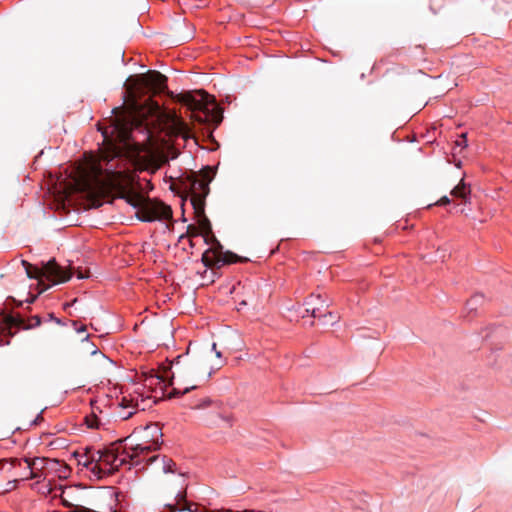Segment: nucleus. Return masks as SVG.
<instances>
[{
	"instance_id": "7ed1b4c3",
	"label": "nucleus",
	"mask_w": 512,
	"mask_h": 512,
	"mask_svg": "<svg viewBox=\"0 0 512 512\" xmlns=\"http://www.w3.org/2000/svg\"><path fill=\"white\" fill-rule=\"evenodd\" d=\"M215 352V357L220 359L221 352L216 350L213 343L211 349L191 352L190 347L183 355H179L172 362V379L178 378L183 384H187L183 391L174 388L175 393L185 394L197 387L198 383L207 381L215 370L222 367V361L212 363L210 356Z\"/></svg>"
},
{
	"instance_id": "5701e85b",
	"label": "nucleus",
	"mask_w": 512,
	"mask_h": 512,
	"mask_svg": "<svg viewBox=\"0 0 512 512\" xmlns=\"http://www.w3.org/2000/svg\"><path fill=\"white\" fill-rule=\"evenodd\" d=\"M91 448L86 447L83 451H75L73 456L78 460L79 464L83 465V462L90 457Z\"/></svg>"
},
{
	"instance_id": "2f4dec72",
	"label": "nucleus",
	"mask_w": 512,
	"mask_h": 512,
	"mask_svg": "<svg viewBox=\"0 0 512 512\" xmlns=\"http://www.w3.org/2000/svg\"><path fill=\"white\" fill-rule=\"evenodd\" d=\"M134 414V410L128 412H120L122 419L127 420Z\"/></svg>"
},
{
	"instance_id": "6ab92c4d",
	"label": "nucleus",
	"mask_w": 512,
	"mask_h": 512,
	"mask_svg": "<svg viewBox=\"0 0 512 512\" xmlns=\"http://www.w3.org/2000/svg\"><path fill=\"white\" fill-rule=\"evenodd\" d=\"M97 458L98 455L96 454V451L91 449L90 457L83 462V466L86 468L90 467L94 474H99L102 471L99 466V462H102V460H98Z\"/></svg>"
},
{
	"instance_id": "473e14b6",
	"label": "nucleus",
	"mask_w": 512,
	"mask_h": 512,
	"mask_svg": "<svg viewBox=\"0 0 512 512\" xmlns=\"http://www.w3.org/2000/svg\"><path fill=\"white\" fill-rule=\"evenodd\" d=\"M203 512H233V510L230 509H221V510H206L204 508H201Z\"/></svg>"
},
{
	"instance_id": "c9c22d12",
	"label": "nucleus",
	"mask_w": 512,
	"mask_h": 512,
	"mask_svg": "<svg viewBox=\"0 0 512 512\" xmlns=\"http://www.w3.org/2000/svg\"><path fill=\"white\" fill-rule=\"evenodd\" d=\"M173 152H172V158H176L177 155H178V151H176L175 149H172Z\"/></svg>"
},
{
	"instance_id": "e433bc0d",
	"label": "nucleus",
	"mask_w": 512,
	"mask_h": 512,
	"mask_svg": "<svg viewBox=\"0 0 512 512\" xmlns=\"http://www.w3.org/2000/svg\"><path fill=\"white\" fill-rule=\"evenodd\" d=\"M50 319L55 320V321H56V323H58V324H60V323H61V321H60L59 319L55 318L52 314L50 315Z\"/></svg>"
},
{
	"instance_id": "39448f33",
	"label": "nucleus",
	"mask_w": 512,
	"mask_h": 512,
	"mask_svg": "<svg viewBox=\"0 0 512 512\" xmlns=\"http://www.w3.org/2000/svg\"><path fill=\"white\" fill-rule=\"evenodd\" d=\"M148 462L159 463L160 469L164 474H172V477H168L164 480V484L170 490H177L175 495V503L168 505L170 512H203L201 506L197 503L187 501L186 489L187 484L184 478V474L176 472V463L169 457L153 456Z\"/></svg>"
},
{
	"instance_id": "4c0bfd02",
	"label": "nucleus",
	"mask_w": 512,
	"mask_h": 512,
	"mask_svg": "<svg viewBox=\"0 0 512 512\" xmlns=\"http://www.w3.org/2000/svg\"><path fill=\"white\" fill-rule=\"evenodd\" d=\"M39 420H42L41 415L37 416V418L34 420V423L37 424Z\"/></svg>"
},
{
	"instance_id": "393cba45",
	"label": "nucleus",
	"mask_w": 512,
	"mask_h": 512,
	"mask_svg": "<svg viewBox=\"0 0 512 512\" xmlns=\"http://www.w3.org/2000/svg\"><path fill=\"white\" fill-rule=\"evenodd\" d=\"M198 235H200V231H199L198 226H195V225H189V226L187 227L186 236H188V237H196V236H198ZM184 237H185V235H182L180 238L182 239V238H184Z\"/></svg>"
},
{
	"instance_id": "58836bf2",
	"label": "nucleus",
	"mask_w": 512,
	"mask_h": 512,
	"mask_svg": "<svg viewBox=\"0 0 512 512\" xmlns=\"http://www.w3.org/2000/svg\"><path fill=\"white\" fill-rule=\"evenodd\" d=\"M244 512H260V510L246 509Z\"/></svg>"
},
{
	"instance_id": "4468645a",
	"label": "nucleus",
	"mask_w": 512,
	"mask_h": 512,
	"mask_svg": "<svg viewBox=\"0 0 512 512\" xmlns=\"http://www.w3.org/2000/svg\"><path fill=\"white\" fill-rule=\"evenodd\" d=\"M306 305V312L314 318L321 319L322 317L331 316V312L326 311L328 305L325 304L320 295H311Z\"/></svg>"
},
{
	"instance_id": "2eb2a0df",
	"label": "nucleus",
	"mask_w": 512,
	"mask_h": 512,
	"mask_svg": "<svg viewBox=\"0 0 512 512\" xmlns=\"http://www.w3.org/2000/svg\"><path fill=\"white\" fill-rule=\"evenodd\" d=\"M27 464L29 475L24 479H41L44 477L43 470L46 468L49 460L47 458L35 457L33 459L25 458L23 460Z\"/></svg>"
},
{
	"instance_id": "c03bdc74",
	"label": "nucleus",
	"mask_w": 512,
	"mask_h": 512,
	"mask_svg": "<svg viewBox=\"0 0 512 512\" xmlns=\"http://www.w3.org/2000/svg\"><path fill=\"white\" fill-rule=\"evenodd\" d=\"M1 345H3V343H2V338L0 337V346H1Z\"/></svg>"
},
{
	"instance_id": "aec40b11",
	"label": "nucleus",
	"mask_w": 512,
	"mask_h": 512,
	"mask_svg": "<svg viewBox=\"0 0 512 512\" xmlns=\"http://www.w3.org/2000/svg\"><path fill=\"white\" fill-rule=\"evenodd\" d=\"M483 296L480 294H475L471 299H469L466 303V309L469 312L476 311L477 308L483 303Z\"/></svg>"
},
{
	"instance_id": "37998d69",
	"label": "nucleus",
	"mask_w": 512,
	"mask_h": 512,
	"mask_svg": "<svg viewBox=\"0 0 512 512\" xmlns=\"http://www.w3.org/2000/svg\"><path fill=\"white\" fill-rule=\"evenodd\" d=\"M119 109H120V108H114V109H113V112H115V113H116Z\"/></svg>"
},
{
	"instance_id": "c756f323",
	"label": "nucleus",
	"mask_w": 512,
	"mask_h": 512,
	"mask_svg": "<svg viewBox=\"0 0 512 512\" xmlns=\"http://www.w3.org/2000/svg\"><path fill=\"white\" fill-rule=\"evenodd\" d=\"M456 145L458 147H466L467 146L466 134L463 133L459 136V139L456 141Z\"/></svg>"
},
{
	"instance_id": "cd10ccee",
	"label": "nucleus",
	"mask_w": 512,
	"mask_h": 512,
	"mask_svg": "<svg viewBox=\"0 0 512 512\" xmlns=\"http://www.w3.org/2000/svg\"><path fill=\"white\" fill-rule=\"evenodd\" d=\"M7 461H9L11 466H13V467L20 466L21 462H22L21 459L11 458L9 460H0V466L3 467L4 463L7 462Z\"/></svg>"
},
{
	"instance_id": "a19ab883",
	"label": "nucleus",
	"mask_w": 512,
	"mask_h": 512,
	"mask_svg": "<svg viewBox=\"0 0 512 512\" xmlns=\"http://www.w3.org/2000/svg\"><path fill=\"white\" fill-rule=\"evenodd\" d=\"M75 302H77V299H74V300H73V302L71 303V305H72L73 303H75ZM67 306H70V304H69V303L65 304V308H66Z\"/></svg>"
},
{
	"instance_id": "dca6fc26",
	"label": "nucleus",
	"mask_w": 512,
	"mask_h": 512,
	"mask_svg": "<svg viewBox=\"0 0 512 512\" xmlns=\"http://www.w3.org/2000/svg\"><path fill=\"white\" fill-rule=\"evenodd\" d=\"M194 214H195V217L197 218L200 234L202 233L205 237V241L208 242V240L214 234L212 232L211 223H210L209 219L207 218V216L205 215V207H203L202 213H198V212L194 211Z\"/></svg>"
},
{
	"instance_id": "0eeeda50",
	"label": "nucleus",
	"mask_w": 512,
	"mask_h": 512,
	"mask_svg": "<svg viewBox=\"0 0 512 512\" xmlns=\"http://www.w3.org/2000/svg\"><path fill=\"white\" fill-rule=\"evenodd\" d=\"M21 264L29 278L38 280V294L43 293L50 287V285L44 283V278L52 282V284H60L67 282L72 276L71 270L60 266L55 259H51L43 264L42 268L32 265L26 260H22Z\"/></svg>"
},
{
	"instance_id": "79ce46f5",
	"label": "nucleus",
	"mask_w": 512,
	"mask_h": 512,
	"mask_svg": "<svg viewBox=\"0 0 512 512\" xmlns=\"http://www.w3.org/2000/svg\"><path fill=\"white\" fill-rule=\"evenodd\" d=\"M78 278H84V275L81 272H79Z\"/></svg>"
},
{
	"instance_id": "423d86ee",
	"label": "nucleus",
	"mask_w": 512,
	"mask_h": 512,
	"mask_svg": "<svg viewBox=\"0 0 512 512\" xmlns=\"http://www.w3.org/2000/svg\"><path fill=\"white\" fill-rule=\"evenodd\" d=\"M162 428L158 423H150L144 428H135L133 432L121 441H126L123 453L127 454L133 464L140 463L139 457L156 451L163 443Z\"/></svg>"
},
{
	"instance_id": "6e6552de",
	"label": "nucleus",
	"mask_w": 512,
	"mask_h": 512,
	"mask_svg": "<svg viewBox=\"0 0 512 512\" xmlns=\"http://www.w3.org/2000/svg\"><path fill=\"white\" fill-rule=\"evenodd\" d=\"M128 82L131 84L130 93H137L139 96L146 94V88L152 90L154 94L162 93L167 89V77L155 70L131 77Z\"/></svg>"
},
{
	"instance_id": "20e7f679",
	"label": "nucleus",
	"mask_w": 512,
	"mask_h": 512,
	"mask_svg": "<svg viewBox=\"0 0 512 512\" xmlns=\"http://www.w3.org/2000/svg\"><path fill=\"white\" fill-rule=\"evenodd\" d=\"M176 100L191 111V119L200 124L217 127L223 119L222 109L214 97L204 90L188 91L177 95Z\"/></svg>"
},
{
	"instance_id": "f8f14e48",
	"label": "nucleus",
	"mask_w": 512,
	"mask_h": 512,
	"mask_svg": "<svg viewBox=\"0 0 512 512\" xmlns=\"http://www.w3.org/2000/svg\"><path fill=\"white\" fill-rule=\"evenodd\" d=\"M248 259L245 257L238 256L237 254L226 251L225 255H218L216 252L205 251L202 255V262L206 267L209 268H221L226 264H232L237 262H247Z\"/></svg>"
},
{
	"instance_id": "9d476101",
	"label": "nucleus",
	"mask_w": 512,
	"mask_h": 512,
	"mask_svg": "<svg viewBox=\"0 0 512 512\" xmlns=\"http://www.w3.org/2000/svg\"><path fill=\"white\" fill-rule=\"evenodd\" d=\"M123 443L124 445L127 444L126 441H121V439H119L103 450H96V454L98 455L97 459L102 460L103 463L111 466L113 470H117L125 463H132L127 454L123 453Z\"/></svg>"
},
{
	"instance_id": "c85d7f7f",
	"label": "nucleus",
	"mask_w": 512,
	"mask_h": 512,
	"mask_svg": "<svg viewBox=\"0 0 512 512\" xmlns=\"http://www.w3.org/2000/svg\"><path fill=\"white\" fill-rule=\"evenodd\" d=\"M450 202H451V200L448 196H443L434 204L428 205V207H431L432 205L444 206V205L449 204Z\"/></svg>"
},
{
	"instance_id": "ea45409f",
	"label": "nucleus",
	"mask_w": 512,
	"mask_h": 512,
	"mask_svg": "<svg viewBox=\"0 0 512 512\" xmlns=\"http://www.w3.org/2000/svg\"><path fill=\"white\" fill-rule=\"evenodd\" d=\"M86 330V326H81V328L77 329V331L82 332Z\"/></svg>"
},
{
	"instance_id": "9b49d317",
	"label": "nucleus",
	"mask_w": 512,
	"mask_h": 512,
	"mask_svg": "<svg viewBox=\"0 0 512 512\" xmlns=\"http://www.w3.org/2000/svg\"><path fill=\"white\" fill-rule=\"evenodd\" d=\"M137 216L146 222L168 220L172 218V209L162 201L146 199L141 210L137 211Z\"/></svg>"
},
{
	"instance_id": "4be33fe9",
	"label": "nucleus",
	"mask_w": 512,
	"mask_h": 512,
	"mask_svg": "<svg viewBox=\"0 0 512 512\" xmlns=\"http://www.w3.org/2000/svg\"><path fill=\"white\" fill-rule=\"evenodd\" d=\"M121 408L124 410L126 408H131L132 410H137L139 407V401L138 399L123 397L120 402Z\"/></svg>"
},
{
	"instance_id": "ddd939ff",
	"label": "nucleus",
	"mask_w": 512,
	"mask_h": 512,
	"mask_svg": "<svg viewBox=\"0 0 512 512\" xmlns=\"http://www.w3.org/2000/svg\"><path fill=\"white\" fill-rule=\"evenodd\" d=\"M41 323V319L39 316H33L29 318L27 321L22 318L21 316H9L6 319V327L5 329L8 330L9 336H12L14 332L11 331L12 328H23V329H30L39 326Z\"/></svg>"
},
{
	"instance_id": "72a5a7b5",
	"label": "nucleus",
	"mask_w": 512,
	"mask_h": 512,
	"mask_svg": "<svg viewBox=\"0 0 512 512\" xmlns=\"http://www.w3.org/2000/svg\"><path fill=\"white\" fill-rule=\"evenodd\" d=\"M36 298H37V295H33V296H31V298L27 299V302L33 303L36 300Z\"/></svg>"
},
{
	"instance_id": "412c9836",
	"label": "nucleus",
	"mask_w": 512,
	"mask_h": 512,
	"mask_svg": "<svg viewBox=\"0 0 512 512\" xmlns=\"http://www.w3.org/2000/svg\"><path fill=\"white\" fill-rule=\"evenodd\" d=\"M210 242L212 244V247L207 250L208 252H211V254L213 252H216L217 256L225 255V252L222 251L223 247H222L221 243L216 239V237L214 235H212V237L208 240L207 243H210Z\"/></svg>"
},
{
	"instance_id": "a211bd4d",
	"label": "nucleus",
	"mask_w": 512,
	"mask_h": 512,
	"mask_svg": "<svg viewBox=\"0 0 512 512\" xmlns=\"http://www.w3.org/2000/svg\"><path fill=\"white\" fill-rule=\"evenodd\" d=\"M471 193L470 186L467 185L462 179L458 185H456L450 192L453 197L461 198L464 202H467V199Z\"/></svg>"
},
{
	"instance_id": "b1692460",
	"label": "nucleus",
	"mask_w": 512,
	"mask_h": 512,
	"mask_svg": "<svg viewBox=\"0 0 512 512\" xmlns=\"http://www.w3.org/2000/svg\"><path fill=\"white\" fill-rule=\"evenodd\" d=\"M51 462L59 466V468H57L59 477H62V478L68 477V475L70 473V469H69L68 465L60 463V461H58V460H53Z\"/></svg>"
},
{
	"instance_id": "1a4fd4ad",
	"label": "nucleus",
	"mask_w": 512,
	"mask_h": 512,
	"mask_svg": "<svg viewBox=\"0 0 512 512\" xmlns=\"http://www.w3.org/2000/svg\"><path fill=\"white\" fill-rule=\"evenodd\" d=\"M211 179L208 175H205L202 178H199L194 173L187 177L186 179V188H188L190 193V201L193 206V210L198 213L203 212V207H205V198L209 194V183Z\"/></svg>"
},
{
	"instance_id": "f03ea898",
	"label": "nucleus",
	"mask_w": 512,
	"mask_h": 512,
	"mask_svg": "<svg viewBox=\"0 0 512 512\" xmlns=\"http://www.w3.org/2000/svg\"><path fill=\"white\" fill-rule=\"evenodd\" d=\"M77 189L91 198L95 207L101 205V199L111 191H117L119 197L141 210L147 198L133 189V178L124 171H117L113 165L103 169L100 163L92 162L81 169L76 180Z\"/></svg>"
},
{
	"instance_id": "f257e3e1",
	"label": "nucleus",
	"mask_w": 512,
	"mask_h": 512,
	"mask_svg": "<svg viewBox=\"0 0 512 512\" xmlns=\"http://www.w3.org/2000/svg\"><path fill=\"white\" fill-rule=\"evenodd\" d=\"M148 117L154 118L152 122L164 124L171 135L181 136L184 139L189 137L188 125L176 114L163 111L160 105L151 98L145 101L144 104H140L134 99L130 103L128 117L116 116L110 127H99L102 132L103 143L106 145V149L101 154V161L108 165L114 158L121 155V148L114 143V134L120 141H128L134 126L149 125Z\"/></svg>"
},
{
	"instance_id": "7c9ffc66",
	"label": "nucleus",
	"mask_w": 512,
	"mask_h": 512,
	"mask_svg": "<svg viewBox=\"0 0 512 512\" xmlns=\"http://www.w3.org/2000/svg\"><path fill=\"white\" fill-rule=\"evenodd\" d=\"M211 400L210 399H205L204 401H202L201 403H198V404H195L193 406L194 409H201V408H204V407H207L209 405H211Z\"/></svg>"
},
{
	"instance_id": "f3484780",
	"label": "nucleus",
	"mask_w": 512,
	"mask_h": 512,
	"mask_svg": "<svg viewBox=\"0 0 512 512\" xmlns=\"http://www.w3.org/2000/svg\"><path fill=\"white\" fill-rule=\"evenodd\" d=\"M221 422L226 423L228 427L231 426L230 419L228 416H223L218 410H214L209 413L205 418L206 425L210 427H220Z\"/></svg>"
},
{
	"instance_id": "bb28decb",
	"label": "nucleus",
	"mask_w": 512,
	"mask_h": 512,
	"mask_svg": "<svg viewBox=\"0 0 512 512\" xmlns=\"http://www.w3.org/2000/svg\"><path fill=\"white\" fill-rule=\"evenodd\" d=\"M18 480H12L7 482V487L0 491V494L10 492L16 488V483Z\"/></svg>"
},
{
	"instance_id": "a878e982",
	"label": "nucleus",
	"mask_w": 512,
	"mask_h": 512,
	"mask_svg": "<svg viewBox=\"0 0 512 512\" xmlns=\"http://www.w3.org/2000/svg\"><path fill=\"white\" fill-rule=\"evenodd\" d=\"M86 424L89 428H97L98 427V419L95 415L86 417Z\"/></svg>"
},
{
	"instance_id": "f704fd0d",
	"label": "nucleus",
	"mask_w": 512,
	"mask_h": 512,
	"mask_svg": "<svg viewBox=\"0 0 512 512\" xmlns=\"http://www.w3.org/2000/svg\"><path fill=\"white\" fill-rule=\"evenodd\" d=\"M63 505L68 508L72 507V504L69 503L67 500H63Z\"/></svg>"
}]
</instances>
